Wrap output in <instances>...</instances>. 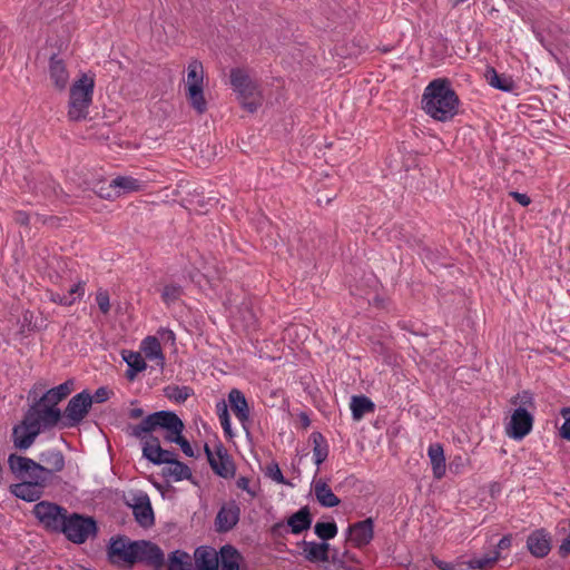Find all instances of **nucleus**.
Instances as JSON below:
<instances>
[{
    "label": "nucleus",
    "mask_w": 570,
    "mask_h": 570,
    "mask_svg": "<svg viewBox=\"0 0 570 570\" xmlns=\"http://www.w3.org/2000/svg\"><path fill=\"white\" fill-rule=\"evenodd\" d=\"M184 428L183 421L171 411L155 412L146 416L139 424L129 426L130 435L135 438H144L147 432L160 429L164 431L165 441L178 444L185 455L195 458L190 443L181 434Z\"/></svg>",
    "instance_id": "1"
},
{
    "label": "nucleus",
    "mask_w": 570,
    "mask_h": 570,
    "mask_svg": "<svg viewBox=\"0 0 570 570\" xmlns=\"http://www.w3.org/2000/svg\"><path fill=\"white\" fill-rule=\"evenodd\" d=\"M422 109L438 121L452 119L459 107V97L445 78L432 80L424 89Z\"/></svg>",
    "instance_id": "2"
},
{
    "label": "nucleus",
    "mask_w": 570,
    "mask_h": 570,
    "mask_svg": "<svg viewBox=\"0 0 570 570\" xmlns=\"http://www.w3.org/2000/svg\"><path fill=\"white\" fill-rule=\"evenodd\" d=\"M8 465L11 473L35 472L50 483L52 476L65 469L66 462L60 450L48 449L39 454V462L12 453L8 458Z\"/></svg>",
    "instance_id": "3"
},
{
    "label": "nucleus",
    "mask_w": 570,
    "mask_h": 570,
    "mask_svg": "<svg viewBox=\"0 0 570 570\" xmlns=\"http://www.w3.org/2000/svg\"><path fill=\"white\" fill-rule=\"evenodd\" d=\"M517 409L511 414L510 421L505 425V433L513 440H522L532 430L533 415L529 412L534 406L533 395L529 391H522L510 400Z\"/></svg>",
    "instance_id": "4"
},
{
    "label": "nucleus",
    "mask_w": 570,
    "mask_h": 570,
    "mask_svg": "<svg viewBox=\"0 0 570 570\" xmlns=\"http://www.w3.org/2000/svg\"><path fill=\"white\" fill-rule=\"evenodd\" d=\"M94 88V78L85 73L72 83L68 105L69 120L80 121L88 117V109L92 102Z\"/></svg>",
    "instance_id": "5"
},
{
    "label": "nucleus",
    "mask_w": 570,
    "mask_h": 570,
    "mask_svg": "<svg viewBox=\"0 0 570 570\" xmlns=\"http://www.w3.org/2000/svg\"><path fill=\"white\" fill-rule=\"evenodd\" d=\"M230 83L238 94L243 108L249 112H255L262 105V96L256 83L239 68L232 69Z\"/></svg>",
    "instance_id": "6"
},
{
    "label": "nucleus",
    "mask_w": 570,
    "mask_h": 570,
    "mask_svg": "<svg viewBox=\"0 0 570 570\" xmlns=\"http://www.w3.org/2000/svg\"><path fill=\"white\" fill-rule=\"evenodd\" d=\"M98 532L97 522L92 517L79 513H68L60 533L72 543L82 544L89 538H95Z\"/></svg>",
    "instance_id": "7"
},
{
    "label": "nucleus",
    "mask_w": 570,
    "mask_h": 570,
    "mask_svg": "<svg viewBox=\"0 0 570 570\" xmlns=\"http://www.w3.org/2000/svg\"><path fill=\"white\" fill-rule=\"evenodd\" d=\"M17 479L21 480V482L11 484L9 487V491L12 495L18 499H21L26 502H36L38 501L45 492V489L48 487V482L45 479L35 472H22L12 473Z\"/></svg>",
    "instance_id": "8"
},
{
    "label": "nucleus",
    "mask_w": 570,
    "mask_h": 570,
    "mask_svg": "<svg viewBox=\"0 0 570 570\" xmlns=\"http://www.w3.org/2000/svg\"><path fill=\"white\" fill-rule=\"evenodd\" d=\"M137 540L126 535L112 537L107 547L108 561L118 568L130 569L135 566Z\"/></svg>",
    "instance_id": "9"
},
{
    "label": "nucleus",
    "mask_w": 570,
    "mask_h": 570,
    "mask_svg": "<svg viewBox=\"0 0 570 570\" xmlns=\"http://www.w3.org/2000/svg\"><path fill=\"white\" fill-rule=\"evenodd\" d=\"M24 416L39 429L40 432L50 430L59 423L62 425V412L41 399L35 400Z\"/></svg>",
    "instance_id": "10"
},
{
    "label": "nucleus",
    "mask_w": 570,
    "mask_h": 570,
    "mask_svg": "<svg viewBox=\"0 0 570 570\" xmlns=\"http://www.w3.org/2000/svg\"><path fill=\"white\" fill-rule=\"evenodd\" d=\"M32 512L47 530L57 533L61 532L68 515L67 509L49 501L38 502Z\"/></svg>",
    "instance_id": "11"
},
{
    "label": "nucleus",
    "mask_w": 570,
    "mask_h": 570,
    "mask_svg": "<svg viewBox=\"0 0 570 570\" xmlns=\"http://www.w3.org/2000/svg\"><path fill=\"white\" fill-rule=\"evenodd\" d=\"M91 409L90 392L83 390L73 395L62 412V428L71 429L78 426L88 415Z\"/></svg>",
    "instance_id": "12"
},
{
    "label": "nucleus",
    "mask_w": 570,
    "mask_h": 570,
    "mask_svg": "<svg viewBox=\"0 0 570 570\" xmlns=\"http://www.w3.org/2000/svg\"><path fill=\"white\" fill-rule=\"evenodd\" d=\"M135 554V564L144 563L160 570L165 564V554L163 550L154 542L147 540H137Z\"/></svg>",
    "instance_id": "13"
},
{
    "label": "nucleus",
    "mask_w": 570,
    "mask_h": 570,
    "mask_svg": "<svg viewBox=\"0 0 570 570\" xmlns=\"http://www.w3.org/2000/svg\"><path fill=\"white\" fill-rule=\"evenodd\" d=\"M311 524L312 515L309 509L307 507H303L287 519L286 525L283 522L275 523L272 527V534L283 535L285 532H287V527L291 529L292 533L299 534L303 531L309 529Z\"/></svg>",
    "instance_id": "14"
},
{
    "label": "nucleus",
    "mask_w": 570,
    "mask_h": 570,
    "mask_svg": "<svg viewBox=\"0 0 570 570\" xmlns=\"http://www.w3.org/2000/svg\"><path fill=\"white\" fill-rule=\"evenodd\" d=\"M41 432L26 416L12 429V443L17 450H28Z\"/></svg>",
    "instance_id": "15"
},
{
    "label": "nucleus",
    "mask_w": 570,
    "mask_h": 570,
    "mask_svg": "<svg viewBox=\"0 0 570 570\" xmlns=\"http://www.w3.org/2000/svg\"><path fill=\"white\" fill-rule=\"evenodd\" d=\"M347 540L351 541L353 547L363 548L370 544L374 537V521L367 518L363 521L355 522L347 528Z\"/></svg>",
    "instance_id": "16"
},
{
    "label": "nucleus",
    "mask_w": 570,
    "mask_h": 570,
    "mask_svg": "<svg viewBox=\"0 0 570 570\" xmlns=\"http://www.w3.org/2000/svg\"><path fill=\"white\" fill-rule=\"evenodd\" d=\"M134 503L131 504L135 520L142 528H149L155 522L154 511L149 497L146 493H140L134 497Z\"/></svg>",
    "instance_id": "17"
},
{
    "label": "nucleus",
    "mask_w": 570,
    "mask_h": 570,
    "mask_svg": "<svg viewBox=\"0 0 570 570\" xmlns=\"http://www.w3.org/2000/svg\"><path fill=\"white\" fill-rule=\"evenodd\" d=\"M527 548L535 558H544L551 550V537L544 529L531 532L527 539Z\"/></svg>",
    "instance_id": "18"
},
{
    "label": "nucleus",
    "mask_w": 570,
    "mask_h": 570,
    "mask_svg": "<svg viewBox=\"0 0 570 570\" xmlns=\"http://www.w3.org/2000/svg\"><path fill=\"white\" fill-rule=\"evenodd\" d=\"M240 510L235 502L224 504L216 517L215 525L218 532L230 531L239 521Z\"/></svg>",
    "instance_id": "19"
},
{
    "label": "nucleus",
    "mask_w": 570,
    "mask_h": 570,
    "mask_svg": "<svg viewBox=\"0 0 570 570\" xmlns=\"http://www.w3.org/2000/svg\"><path fill=\"white\" fill-rule=\"evenodd\" d=\"M212 470L224 479H230L235 475V464L222 443L216 445V458L210 464Z\"/></svg>",
    "instance_id": "20"
},
{
    "label": "nucleus",
    "mask_w": 570,
    "mask_h": 570,
    "mask_svg": "<svg viewBox=\"0 0 570 570\" xmlns=\"http://www.w3.org/2000/svg\"><path fill=\"white\" fill-rule=\"evenodd\" d=\"M299 546L303 549L302 554L307 561L313 563L330 561V543L303 540Z\"/></svg>",
    "instance_id": "21"
},
{
    "label": "nucleus",
    "mask_w": 570,
    "mask_h": 570,
    "mask_svg": "<svg viewBox=\"0 0 570 570\" xmlns=\"http://www.w3.org/2000/svg\"><path fill=\"white\" fill-rule=\"evenodd\" d=\"M112 186L116 188L117 198L122 195L142 191L147 188V181L132 176H117L112 179Z\"/></svg>",
    "instance_id": "22"
},
{
    "label": "nucleus",
    "mask_w": 570,
    "mask_h": 570,
    "mask_svg": "<svg viewBox=\"0 0 570 570\" xmlns=\"http://www.w3.org/2000/svg\"><path fill=\"white\" fill-rule=\"evenodd\" d=\"M195 570H218L219 559L217 552L208 547L195 550Z\"/></svg>",
    "instance_id": "23"
},
{
    "label": "nucleus",
    "mask_w": 570,
    "mask_h": 570,
    "mask_svg": "<svg viewBox=\"0 0 570 570\" xmlns=\"http://www.w3.org/2000/svg\"><path fill=\"white\" fill-rule=\"evenodd\" d=\"M73 390L75 380L69 379L66 382L59 384L58 386L49 389L40 399L41 402L48 403L57 407V405L67 396H69L73 392Z\"/></svg>",
    "instance_id": "24"
},
{
    "label": "nucleus",
    "mask_w": 570,
    "mask_h": 570,
    "mask_svg": "<svg viewBox=\"0 0 570 570\" xmlns=\"http://www.w3.org/2000/svg\"><path fill=\"white\" fill-rule=\"evenodd\" d=\"M228 402L236 417L242 424H245L249 420V407L244 393L233 389L228 393Z\"/></svg>",
    "instance_id": "25"
},
{
    "label": "nucleus",
    "mask_w": 570,
    "mask_h": 570,
    "mask_svg": "<svg viewBox=\"0 0 570 570\" xmlns=\"http://www.w3.org/2000/svg\"><path fill=\"white\" fill-rule=\"evenodd\" d=\"M49 75L57 89L62 90L67 87L69 81V73L65 62L61 59H58L56 56H52L50 59Z\"/></svg>",
    "instance_id": "26"
},
{
    "label": "nucleus",
    "mask_w": 570,
    "mask_h": 570,
    "mask_svg": "<svg viewBox=\"0 0 570 570\" xmlns=\"http://www.w3.org/2000/svg\"><path fill=\"white\" fill-rule=\"evenodd\" d=\"M484 77L491 87L504 92H512L517 87L510 76L499 73L493 67L487 68Z\"/></svg>",
    "instance_id": "27"
},
{
    "label": "nucleus",
    "mask_w": 570,
    "mask_h": 570,
    "mask_svg": "<svg viewBox=\"0 0 570 570\" xmlns=\"http://www.w3.org/2000/svg\"><path fill=\"white\" fill-rule=\"evenodd\" d=\"M428 455L431 461L433 476L438 480L445 474V456L443 448L440 443H433L428 449Z\"/></svg>",
    "instance_id": "28"
},
{
    "label": "nucleus",
    "mask_w": 570,
    "mask_h": 570,
    "mask_svg": "<svg viewBox=\"0 0 570 570\" xmlns=\"http://www.w3.org/2000/svg\"><path fill=\"white\" fill-rule=\"evenodd\" d=\"M314 494L322 507H337L341 500L333 493L332 489L322 479L314 482Z\"/></svg>",
    "instance_id": "29"
},
{
    "label": "nucleus",
    "mask_w": 570,
    "mask_h": 570,
    "mask_svg": "<svg viewBox=\"0 0 570 570\" xmlns=\"http://www.w3.org/2000/svg\"><path fill=\"white\" fill-rule=\"evenodd\" d=\"M141 350L149 361H156L160 367L165 364V356L160 346V342L156 336H147L141 342Z\"/></svg>",
    "instance_id": "30"
},
{
    "label": "nucleus",
    "mask_w": 570,
    "mask_h": 570,
    "mask_svg": "<svg viewBox=\"0 0 570 570\" xmlns=\"http://www.w3.org/2000/svg\"><path fill=\"white\" fill-rule=\"evenodd\" d=\"M186 89L204 88V68L200 61L193 60L187 67Z\"/></svg>",
    "instance_id": "31"
},
{
    "label": "nucleus",
    "mask_w": 570,
    "mask_h": 570,
    "mask_svg": "<svg viewBox=\"0 0 570 570\" xmlns=\"http://www.w3.org/2000/svg\"><path fill=\"white\" fill-rule=\"evenodd\" d=\"M313 444V460L320 466L328 456V444L321 432H313L309 436Z\"/></svg>",
    "instance_id": "32"
},
{
    "label": "nucleus",
    "mask_w": 570,
    "mask_h": 570,
    "mask_svg": "<svg viewBox=\"0 0 570 570\" xmlns=\"http://www.w3.org/2000/svg\"><path fill=\"white\" fill-rule=\"evenodd\" d=\"M163 474L164 476L175 482L189 480L193 475L189 466L178 460L171 462L169 465H166L163 470Z\"/></svg>",
    "instance_id": "33"
},
{
    "label": "nucleus",
    "mask_w": 570,
    "mask_h": 570,
    "mask_svg": "<svg viewBox=\"0 0 570 570\" xmlns=\"http://www.w3.org/2000/svg\"><path fill=\"white\" fill-rule=\"evenodd\" d=\"M374 403L364 395H354L351 400V411L355 421L361 420L366 413L373 412Z\"/></svg>",
    "instance_id": "34"
},
{
    "label": "nucleus",
    "mask_w": 570,
    "mask_h": 570,
    "mask_svg": "<svg viewBox=\"0 0 570 570\" xmlns=\"http://www.w3.org/2000/svg\"><path fill=\"white\" fill-rule=\"evenodd\" d=\"M167 570H194L190 556L181 550H175L168 556Z\"/></svg>",
    "instance_id": "35"
},
{
    "label": "nucleus",
    "mask_w": 570,
    "mask_h": 570,
    "mask_svg": "<svg viewBox=\"0 0 570 570\" xmlns=\"http://www.w3.org/2000/svg\"><path fill=\"white\" fill-rule=\"evenodd\" d=\"M222 570H239V553L230 546H225L220 550Z\"/></svg>",
    "instance_id": "36"
},
{
    "label": "nucleus",
    "mask_w": 570,
    "mask_h": 570,
    "mask_svg": "<svg viewBox=\"0 0 570 570\" xmlns=\"http://www.w3.org/2000/svg\"><path fill=\"white\" fill-rule=\"evenodd\" d=\"M124 360L129 367L126 374L129 380H134L138 372L146 368V362L139 353L129 352L128 355L124 356Z\"/></svg>",
    "instance_id": "37"
},
{
    "label": "nucleus",
    "mask_w": 570,
    "mask_h": 570,
    "mask_svg": "<svg viewBox=\"0 0 570 570\" xmlns=\"http://www.w3.org/2000/svg\"><path fill=\"white\" fill-rule=\"evenodd\" d=\"M164 392L166 397L179 404L184 403L194 393L191 387L185 385H168Z\"/></svg>",
    "instance_id": "38"
},
{
    "label": "nucleus",
    "mask_w": 570,
    "mask_h": 570,
    "mask_svg": "<svg viewBox=\"0 0 570 570\" xmlns=\"http://www.w3.org/2000/svg\"><path fill=\"white\" fill-rule=\"evenodd\" d=\"M187 99L197 114L202 115L207 110L204 88L187 90Z\"/></svg>",
    "instance_id": "39"
},
{
    "label": "nucleus",
    "mask_w": 570,
    "mask_h": 570,
    "mask_svg": "<svg viewBox=\"0 0 570 570\" xmlns=\"http://www.w3.org/2000/svg\"><path fill=\"white\" fill-rule=\"evenodd\" d=\"M92 190L96 195H98L102 199L115 200L117 199L116 188L112 186V180L109 183L106 180H98Z\"/></svg>",
    "instance_id": "40"
},
{
    "label": "nucleus",
    "mask_w": 570,
    "mask_h": 570,
    "mask_svg": "<svg viewBox=\"0 0 570 570\" xmlns=\"http://www.w3.org/2000/svg\"><path fill=\"white\" fill-rule=\"evenodd\" d=\"M315 534L323 541L331 540L337 534V525L334 521L332 522H317L314 525Z\"/></svg>",
    "instance_id": "41"
},
{
    "label": "nucleus",
    "mask_w": 570,
    "mask_h": 570,
    "mask_svg": "<svg viewBox=\"0 0 570 570\" xmlns=\"http://www.w3.org/2000/svg\"><path fill=\"white\" fill-rule=\"evenodd\" d=\"M499 557V551H494L492 553L485 554L482 558L471 559L470 561H468V566L471 569L487 570L497 562Z\"/></svg>",
    "instance_id": "42"
},
{
    "label": "nucleus",
    "mask_w": 570,
    "mask_h": 570,
    "mask_svg": "<svg viewBox=\"0 0 570 570\" xmlns=\"http://www.w3.org/2000/svg\"><path fill=\"white\" fill-rule=\"evenodd\" d=\"M183 295V287L179 284H167L161 292V299L166 305H171Z\"/></svg>",
    "instance_id": "43"
},
{
    "label": "nucleus",
    "mask_w": 570,
    "mask_h": 570,
    "mask_svg": "<svg viewBox=\"0 0 570 570\" xmlns=\"http://www.w3.org/2000/svg\"><path fill=\"white\" fill-rule=\"evenodd\" d=\"M216 413L225 434L233 436L229 413L225 401H220L216 404Z\"/></svg>",
    "instance_id": "44"
},
{
    "label": "nucleus",
    "mask_w": 570,
    "mask_h": 570,
    "mask_svg": "<svg viewBox=\"0 0 570 570\" xmlns=\"http://www.w3.org/2000/svg\"><path fill=\"white\" fill-rule=\"evenodd\" d=\"M138 439L142 441V455L147 460L155 454V449L161 448L159 439L154 436L151 432H147L144 438Z\"/></svg>",
    "instance_id": "45"
},
{
    "label": "nucleus",
    "mask_w": 570,
    "mask_h": 570,
    "mask_svg": "<svg viewBox=\"0 0 570 570\" xmlns=\"http://www.w3.org/2000/svg\"><path fill=\"white\" fill-rule=\"evenodd\" d=\"M154 452H155V454L150 459H148V461L153 462L154 464L169 465L171 462L177 460L176 454L173 451L165 450L163 448H157L154 450Z\"/></svg>",
    "instance_id": "46"
},
{
    "label": "nucleus",
    "mask_w": 570,
    "mask_h": 570,
    "mask_svg": "<svg viewBox=\"0 0 570 570\" xmlns=\"http://www.w3.org/2000/svg\"><path fill=\"white\" fill-rule=\"evenodd\" d=\"M33 191L36 194H42L46 198H50L57 195V186L55 181L50 179L48 181L36 184L33 187Z\"/></svg>",
    "instance_id": "47"
},
{
    "label": "nucleus",
    "mask_w": 570,
    "mask_h": 570,
    "mask_svg": "<svg viewBox=\"0 0 570 570\" xmlns=\"http://www.w3.org/2000/svg\"><path fill=\"white\" fill-rule=\"evenodd\" d=\"M85 293V283L79 282L75 284L67 294H62V299L69 302V306L72 305L77 298L81 297Z\"/></svg>",
    "instance_id": "48"
},
{
    "label": "nucleus",
    "mask_w": 570,
    "mask_h": 570,
    "mask_svg": "<svg viewBox=\"0 0 570 570\" xmlns=\"http://www.w3.org/2000/svg\"><path fill=\"white\" fill-rule=\"evenodd\" d=\"M560 414L564 419V423L559 431L560 436L570 441V407H562Z\"/></svg>",
    "instance_id": "49"
},
{
    "label": "nucleus",
    "mask_w": 570,
    "mask_h": 570,
    "mask_svg": "<svg viewBox=\"0 0 570 570\" xmlns=\"http://www.w3.org/2000/svg\"><path fill=\"white\" fill-rule=\"evenodd\" d=\"M266 474L278 484H288L277 463L269 464Z\"/></svg>",
    "instance_id": "50"
},
{
    "label": "nucleus",
    "mask_w": 570,
    "mask_h": 570,
    "mask_svg": "<svg viewBox=\"0 0 570 570\" xmlns=\"http://www.w3.org/2000/svg\"><path fill=\"white\" fill-rule=\"evenodd\" d=\"M96 302L104 314H108L110 311L109 295L106 291H98L96 294Z\"/></svg>",
    "instance_id": "51"
},
{
    "label": "nucleus",
    "mask_w": 570,
    "mask_h": 570,
    "mask_svg": "<svg viewBox=\"0 0 570 570\" xmlns=\"http://www.w3.org/2000/svg\"><path fill=\"white\" fill-rule=\"evenodd\" d=\"M111 391L108 390L106 386H101L95 391L94 394H90L91 397V405L94 403H104L110 399Z\"/></svg>",
    "instance_id": "52"
},
{
    "label": "nucleus",
    "mask_w": 570,
    "mask_h": 570,
    "mask_svg": "<svg viewBox=\"0 0 570 570\" xmlns=\"http://www.w3.org/2000/svg\"><path fill=\"white\" fill-rule=\"evenodd\" d=\"M13 219L17 224L21 226H28L30 223V215L27 212L18 210L14 213Z\"/></svg>",
    "instance_id": "53"
},
{
    "label": "nucleus",
    "mask_w": 570,
    "mask_h": 570,
    "mask_svg": "<svg viewBox=\"0 0 570 570\" xmlns=\"http://www.w3.org/2000/svg\"><path fill=\"white\" fill-rule=\"evenodd\" d=\"M236 485L238 489L243 490V491H246L248 494H250L253 498L256 495V492L253 491L250 488H249V479L246 478V476H240L237 481H236Z\"/></svg>",
    "instance_id": "54"
},
{
    "label": "nucleus",
    "mask_w": 570,
    "mask_h": 570,
    "mask_svg": "<svg viewBox=\"0 0 570 570\" xmlns=\"http://www.w3.org/2000/svg\"><path fill=\"white\" fill-rule=\"evenodd\" d=\"M509 196L512 197L515 202H518L522 206H528L531 203V199L527 194H521L519 191H510Z\"/></svg>",
    "instance_id": "55"
},
{
    "label": "nucleus",
    "mask_w": 570,
    "mask_h": 570,
    "mask_svg": "<svg viewBox=\"0 0 570 570\" xmlns=\"http://www.w3.org/2000/svg\"><path fill=\"white\" fill-rule=\"evenodd\" d=\"M49 299L62 306H69V302L62 299V294L49 292Z\"/></svg>",
    "instance_id": "56"
},
{
    "label": "nucleus",
    "mask_w": 570,
    "mask_h": 570,
    "mask_svg": "<svg viewBox=\"0 0 570 570\" xmlns=\"http://www.w3.org/2000/svg\"><path fill=\"white\" fill-rule=\"evenodd\" d=\"M158 334H160L163 338L171 341L173 343L176 340L174 332L171 330H168V328H160L158 331Z\"/></svg>",
    "instance_id": "57"
},
{
    "label": "nucleus",
    "mask_w": 570,
    "mask_h": 570,
    "mask_svg": "<svg viewBox=\"0 0 570 570\" xmlns=\"http://www.w3.org/2000/svg\"><path fill=\"white\" fill-rule=\"evenodd\" d=\"M511 546V538L509 535H504L503 538L500 539V541L498 542V546L497 548L499 550H505L508 548H510Z\"/></svg>",
    "instance_id": "58"
},
{
    "label": "nucleus",
    "mask_w": 570,
    "mask_h": 570,
    "mask_svg": "<svg viewBox=\"0 0 570 570\" xmlns=\"http://www.w3.org/2000/svg\"><path fill=\"white\" fill-rule=\"evenodd\" d=\"M204 451H205V454L207 456V460H208V463L209 465L212 464V462L215 461V458H216V450L213 452L209 448L208 444H205L204 446Z\"/></svg>",
    "instance_id": "59"
},
{
    "label": "nucleus",
    "mask_w": 570,
    "mask_h": 570,
    "mask_svg": "<svg viewBox=\"0 0 570 570\" xmlns=\"http://www.w3.org/2000/svg\"><path fill=\"white\" fill-rule=\"evenodd\" d=\"M144 415V410L140 407L131 409L129 412V416L131 419H139Z\"/></svg>",
    "instance_id": "60"
},
{
    "label": "nucleus",
    "mask_w": 570,
    "mask_h": 570,
    "mask_svg": "<svg viewBox=\"0 0 570 570\" xmlns=\"http://www.w3.org/2000/svg\"><path fill=\"white\" fill-rule=\"evenodd\" d=\"M343 557H344V559H347V560H350V561L357 562V559L355 558V556H354V554H350V552H348V551H345V552L343 553Z\"/></svg>",
    "instance_id": "61"
},
{
    "label": "nucleus",
    "mask_w": 570,
    "mask_h": 570,
    "mask_svg": "<svg viewBox=\"0 0 570 570\" xmlns=\"http://www.w3.org/2000/svg\"><path fill=\"white\" fill-rule=\"evenodd\" d=\"M438 566L442 570H452V568L450 566L443 567V564H441V563H439Z\"/></svg>",
    "instance_id": "62"
},
{
    "label": "nucleus",
    "mask_w": 570,
    "mask_h": 570,
    "mask_svg": "<svg viewBox=\"0 0 570 570\" xmlns=\"http://www.w3.org/2000/svg\"><path fill=\"white\" fill-rule=\"evenodd\" d=\"M303 423L305 426H307L309 424V420L306 415L303 416Z\"/></svg>",
    "instance_id": "63"
},
{
    "label": "nucleus",
    "mask_w": 570,
    "mask_h": 570,
    "mask_svg": "<svg viewBox=\"0 0 570 570\" xmlns=\"http://www.w3.org/2000/svg\"><path fill=\"white\" fill-rule=\"evenodd\" d=\"M345 570H363V569H361V568L352 569V568L347 567V569H345Z\"/></svg>",
    "instance_id": "64"
}]
</instances>
